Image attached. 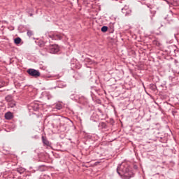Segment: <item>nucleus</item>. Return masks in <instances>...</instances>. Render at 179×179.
Wrapping results in <instances>:
<instances>
[{
    "instance_id": "2eb2a0df",
    "label": "nucleus",
    "mask_w": 179,
    "mask_h": 179,
    "mask_svg": "<svg viewBox=\"0 0 179 179\" xmlns=\"http://www.w3.org/2000/svg\"><path fill=\"white\" fill-rule=\"evenodd\" d=\"M27 34L28 37H31L33 35V31L28 30Z\"/></svg>"
},
{
    "instance_id": "0eeeda50",
    "label": "nucleus",
    "mask_w": 179,
    "mask_h": 179,
    "mask_svg": "<svg viewBox=\"0 0 179 179\" xmlns=\"http://www.w3.org/2000/svg\"><path fill=\"white\" fill-rule=\"evenodd\" d=\"M5 118L6 120H12V118H13V114L12 112H7L5 114Z\"/></svg>"
},
{
    "instance_id": "f257e3e1",
    "label": "nucleus",
    "mask_w": 179,
    "mask_h": 179,
    "mask_svg": "<svg viewBox=\"0 0 179 179\" xmlns=\"http://www.w3.org/2000/svg\"><path fill=\"white\" fill-rule=\"evenodd\" d=\"M117 173L123 177L124 179H129L134 177V173L131 171V166L129 164L123 162L117 168Z\"/></svg>"
},
{
    "instance_id": "20e7f679",
    "label": "nucleus",
    "mask_w": 179,
    "mask_h": 179,
    "mask_svg": "<svg viewBox=\"0 0 179 179\" xmlns=\"http://www.w3.org/2000/svg\"><path fill=\"white\" fill-rule=\"evenodd\" d=\"M49 38H52V40H61L62 38V36L59 34L54 33L50 34L48 35Z\"/></svg>"
},
{
    "instance_id": "1a4fd4ad",
    "label": "nucleus",
    "mask_w": 179,
    "mask_h": 179,
    "mask_svg": "<svg viewBox=\"0 0 179 179\" xmlns=\"http://www.w3.org/2000/svg\"><path fill=\"white\" fill-rule=\"evenodd\" d=\"M16 171H17V173H20V174H23V172L26 171V169L22 167H20L17 169Z\"/></svg>"
},
{
    "instance_id": "39448f33",
    "label": "nucleus",
    "mask_w": 179,
    "mask_h": 179,
    "mask_svg": "<svg viewBox=\"0 0 179 179\" xmlns=\"http://www.w3.org/2000/svg\"><path fill=\"white\" fill-rule=\"evenodd\" d=\"M122 12L125 14V16H129L132 13V10L128 9V6H124V8H122Z\"/></svg>"
},
{
    "instance_id": "7ed1b4c3",
    "label": "nucleus",
    "mask_w": 179,
    "mask_h": 179,
    "mask_svg": "<svg viewBox=\"0 0 179 179\" xmlns=\"http://www.w3.org/2000/svg\"><path fill=\"white\" fill-rule=\"evenodd\" d=\"M49 51L50 54H57L59 51V46L58 45H50L49 46Z\"/></svg>"
},
{
    "instance_id": "a211bd4d",
    "label": "nucleus",
    "mask_w": 179,
    "mask_h": 179,
    "mask_svg": "<svg viewBox=\"0 0 179 179\" xmlns=\"http://www.w3.org/2000/svg\"><path fill=\"white\" fill-rule=\"evenodd\" d=\"M30 16H33V14H31Z\"/></svg>"
},
{
    "instance_id": "423d86ee",
    "label": "nucleus",
    "mask_w": 179,
    "mask_h": 179,
    "mask_svg": "<svg viewBox=\"0 0 179 179\" xmlns=\"http://www.w3.org/2000/svg\"><path fill=\"white\" fill-rule=\"evenodd\" d=\"M42 142L45 146H50V141L47 140V137L42 136Z\"/></svg>"
},
{
    "instance_id": "9d476101",
    "label": "nucleus",
    "mask_w": 179,
    "mask_h": 179,
    "mask_svg": "<svg viewBox=\"0 0 179 179\" xmlns=\"http://www.w3.org/2000/svg\"><path fill=\"white\" fill-rule=\"evenodd\" d=\"M22 42V38L17 37L14 40V43L15 44H20V43Z\"/></svg>"
},
{
    "instance_id": "dca6fc26",
    "label": "nucleus",
    "mask_w": 179,
    "mask_h": 179,
    "mask_svg": "<svg viewBox=\"0 0 179 179\" xmlns=\"http://www.w3.org/2000/svg\"><path fill=\"white\" fill-rule=\"evenodd\" d=\"M153 43H154V44H155V45H157V47H160V45H161V44L157 41H154Z\"/></svg>"
},
{
    "instance_id": "f03ea898",
    "label": "nucleus",
    "mask_w": 179,
    "mask_h": 179,
    "mask_svg": "<svg viewBox=\"0 0 179 179\" xmlns=\"http://www.w3.org/2000/svg\"><path fill=\"white\" fill-rule=\"evenodd\" d=\"M27 73L30 75V76H33L34 78H40L41 73L38 70L34 69H29L27 70Z\"/></svg>"
},
{
    "instance_id": "f8f14e48",
    "label": "nucleus",
    "mask_w": 179,
    "mask_h": 179,
    "mask_svg": "<svg viewBox=\"0 0 179 179\" xmlns=\"http://www.w3.org/2000/svg\"><path fill=\"white\" fill-rule=\"evenodd\" d=\"M107 30H108V27L107 26H103L101 29V31H102V33H106Z\"/></svg>"
},
{
    "instance_id": "6e6552de",
    "label": "nucleus",
    "mask_w": 179,
    "mask_h": 179,
    "mask_svg": "<svg viewBox=\"0 0 179 179\" xmlns=\"http://www.w3.org/2000/svg\"><path fill=\"white\" fill-rule=\"evenodd\" d=\"M8 107H10L11 108H13V107L16 106V102L15 101H11L8 102Z\"/></svg>"
},
{
    "instance_id": "9b49d317",
    "label": "nucleus",
    "mask_w": 179,
    "mask_h": 179,
    "mask_svg": "<svg viewBox=\"0 0 179 179\" xmlns=\"http://www.w3.org/2000/svg\"><path fill=\"white\" fill-rule=\"evenodd\" d=\"M6 101H8V103H10V101H13V100L12 99V96L10 95H8L7 96H6L5 98Z\"/></svg>"
},
{
    "instance_id": "4468645a",
    "label": "nucleus",
    "mask_w": 179,
    "mask_h": 179,
    "mask_svg": "<svg viewBox=\"0 0 179 179\" xmlns=\"http://www.w3.org/2000/svg\"><path fill=\"white\" fill-rule=\"evenodd\" d=\"M150 89H151V90H156V85L154 84H151L150 85Z\"/></svg>"
},
{
    "instance_id": "ddd939ff",
    "label": "nucleus",
    "mask_w": 179,
    "mask_h": 179,
    "mask_svg": "<svg viewBox=\"0 0 179 179\" xmlns=\"http://www.w3.org/2000/svg\"><path fill=\"white\" fill-rule=\"evenodd\" d=\"M55 108L56 110H62V105H61L60 103H58L55 106Z\"/></svg>"
},
{
    "instance_id": "f3484780",
    "label": "nucleus",
    "mask_w": 179,
    "mask_h": 179,
    "mask_svg": "<svg viewBox=\"0 0 179 179\" xmlns=\"http://www.w3.org/2000/svg\"><path fill=\"white\" fill-rule=\"evenodd\" d=\"M38 105H35V107L34 108V111H37L38 110Z\"/></svg>"
}]
</instances>
